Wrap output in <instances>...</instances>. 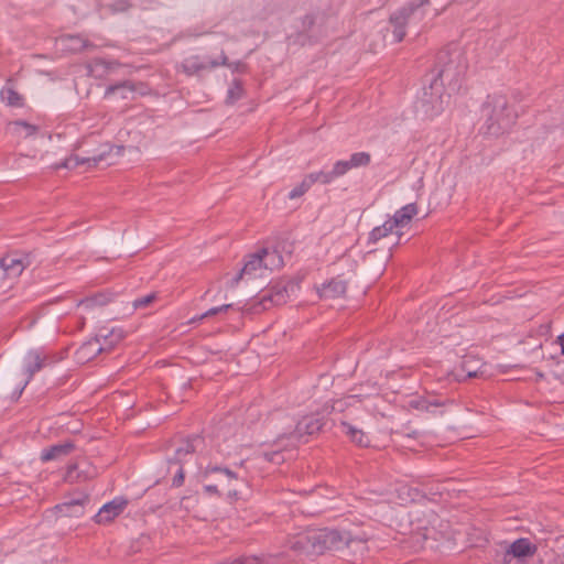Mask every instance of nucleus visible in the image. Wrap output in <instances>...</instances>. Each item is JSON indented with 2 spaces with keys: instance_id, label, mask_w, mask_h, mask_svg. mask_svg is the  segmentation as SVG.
Masks as SVG:
<instances>
[{
  "instance_id": "7",
  "label": "nucleus",
  "mask_w": 564,
  "mask_h": 564,
  "mask_svg": "<svg viewBox=\"0 0 564 564\" xmlns=\"http://www.w3.org/2000/svg\"><path fill=\"white\" fill-rule=\"evenodd\" d=\"M408 516L410 518V525H415V529H429L436 525L437 514L433 509V503L429 499H424L420 503H414Z\"/></svg>"
},
{
  "instance_id": "43",
  "label": "nucleus",
  "mask_w": 564,
  "mask_h": 564,
  "mask_svg": "<svg viewBox=\"0 0 564 564\" xmlns=\"http://www.w3.org/2000/svg\"><path fill=\"white\" fill-rule=\"evenodd\" d=\"M229 496H230V497H237V491H232V492H231V491H229Z\"/></svg>"
},
{
  "instance_id": "23",
  "label": "nucleus",
  "mask_w": 564,
  "mask_h": 564,
  "mask_svg": "<svg viewBox=\"0 0 564 564\" xmlns=\"http://www.w3.org/2000/svg\"><path fill=\"white\" fill-rule=\"evenodd\" d=\"M340 425L343 427V432L356 445L367 447L370 444L369 437L362 430H359L356 426L351 425L350 423L344 421L340 423Z\"/></svg>"
},
{
  "instance_id": "15",
  "label": "nucleus",
  "mask_w": 564,
  "mask_h": 564,
  "mask_svg": "<svg viewBox=\"0 0 564 564\" xmlns=\"http://www.w3.org/2000/svg\"><path fill=\"white\" fill-rule=\"evenodd\" d=\"M417 214V206L414 203L408 204L402 208L398 209L391 219H388L395 230V235L399 239L402 237V232L399 230L408 226L413 217ZM400 240L397 241V245Z\"/></svg>"
},
{
  "instance_id": "13",
  "label": "nucleus",
  "mask_w": 564,
  "mask_h": 564,
  "mask_svg": "<svg viewBox=\"0 0 564 564\" xmlns=\"http://www.w3.org/2000/svg\"><path fill=\"white\" fill-rule=\"evenodd\" d=\"M50 364V357L40 349H31L24 357V373L26 375L25 386L33 376Z\"/></svg>"
},
{
  "instance_id": "10",
  "label": "nucleus",
  "mask_w": 564,
  "mask_h": 564,
  "mask_svg": "<svg viewBox=\"0 0 564 564\" xmlns=\"http://www.w3.org/2000/svg\"><path fill=\"white\" fill-rule=\"evenodd\" d=\"M220 65H228V57L224 52L220 54V61H204L198 55L189 56L185 58L180 66H177V69H182V72H184L186 75L193 76L199 72L216 68Z\"/></svg>"
},
{
  "instance_id": "41",
  "label": "nucleus",
  "mask_w": 564,
  "mask_h": 564,
  "mask_svg": "<svg viewBox=\"0 0 564 564\" xmlns=\"http://www.w3.org/2000/svg\"><path fill=\"white\" fill-rule=\"evenodd\" d=\"M556 343L561 347L562 355H564V333L557 337Z\"/></svg>"
},
{
  "instance_id": "3",
  "label": "nucleus",
  "mask_w": 564,
  "mask_h": 564,
  "mask_svg": "<svg viewBox=\"0 0 564 564\" xmlns=\"http://www.w3.org/2000/svg\"><path fill=\"white\" fill-rule=\"evenodd\" d=\"M123 338L121 329H112L108 334L101 332L94 338L85 341L75 352L78 362L85 364L102 351L110 350Z\"/></svg>"
},
{
  "instance_id": "22",
  "label": "nucleus",
  "mask_w": 564,
  "mask_h": 564,
  "mask_svg": "<svg viewBox=\"0 0 564 564\" xmlns=\"http://www.w3.org/2000/svg\"><path fill=\"white\" fill-rule=\"evenodd\" d=\"M24 270V264L21 259L14 257H4L0 260V271L3 276L15 278L19 276Z\"/></svg>"
},
{
  "instance_id": "27",
  "label": "nucleus",
  "mask_w": 564,
  "mask_h": 564,
  "mask_svg": "<svg viewBox=\"0 0 564 564\" xmlns=\"http://www.w3.org/2000/svg\"><path fill=\"white\" fill-rule=\"evenodd\" d=\"M534 552V546L527 539H519L514 541L509 549V553L517 557H524Z\"/></svg>"
},
{
  "instance_id": "25",
  "label": "nucleus",
  "mask_w": 564,
  "mask_h": 564,
  "mask_svg": "<svg viewBox=\"0 0 564 564\" xmlns=\"http://www.w3.org/2000/svg\"><path fill=\"white\" fill-rule=\"evenodd\" d=\"M9 127L11 132L19 138H29L37 132L36 126L30 124L22 120L11 122Z\"/></svg>"
},
{
  "instance_id": "11",
  "label": "nucleus",
  "mask_w": 564,
  "mask_h": 564,
  "mask_svg": "<svg viewBox=\"0 0 564 564\" xmlns=\"http://www.w3.org/2000/svg\"><path fill=\"white\" fill-rule=\"evenodd\" d=\"M113 150H116V155H121L124 148L122 145H117V147H110L109 149V152H112ZM106 155L107 153L106 152H101L97 155H94V156H87V158H82L77 154H73L68 158H66L63 162H61L59 164H56L54 166L55 170H58V169H75L82 164H87L89 167L90 166H96L99 162L104 161L106 159Z\"/></svg>"
},
{
  "instance_id": "4",
  "label": "nucleus",
  "mask_w": 564,
  "mask_h": 564,
  "mask_svg": "<svg viewBox=\"0 0 564 564\" xmlns=\"http://www.w3.org/2000/svg\"><path fill=\"white\" fill-rule=\"evenodd\" d=\"M281 264L282 258L278 251L262 249L258 253L251 254L249 257L240 272L231 280L230 286L235 288L243 275H251L261 268L272 270L273 268H278Z\"/></svg>"
},
{
  "instance_id": "33",
  "label": "nucleus",
  "mask_w": 564,
  "mask_h": 564,
  "mask_svg": "<svg viewBox=\"0 0 564 564\" xmlns=\"http://www.w3.org/2000/svg\"><path fill=\"white\" fill-rule=\"evenodd\" d=\"M158 300V293L152 292L148 295L141 296L139 299H135L132 302V307L134 311L137 310H143L149 307L151 304H153Z\"/></svg>"
},
{
  "instance_id": "36",
  "label": "nucleus",
  "mask_w": 564,
  "mask_h": 564,
  "mask_svg": "<svg viewBox=\"0 0 564 564\" xmlns=\"http://www.w3.org/2000/svg\"><path fill=\"white\" fill-rule=\"evenodd\" d=\"M263 457L271 463L281 464L284 462V456L281 451L265 452L263 453Z\"/></svg>"
},
{
  "instance_id": "37",
  "label": "nucleus",
  "mask_w": 564,
  "mask_h": 564,
  "mask_svg": "<svg viewBox=\"0 0 564 564\" xmlns=\"http://www.w3.org/2000/svg\"><path fill=\"white\" fill-rule=\"evenodd\" d=\"M76 470H77V465L76 464L68 465L67 471H66V475H65V480L68 481V482L76 481L78 479V477H79L77 474L75 475Z\"/></svg>"
},
{
  "instance_id": "19",
  "label": "nucleus",
  "mask_w": 564,
  "mask_h": 564,
  "mask_svg": "<svg viewBox=\"0 0 564 564\" xmlns=\"http://www.w3.org/2000/svg\"><path fill=\"white\" fill-rule=\"evenodd\" d=\"M371 162V155L368 152H356L350 155L349 160L337 161V167L345 175L349 170L361 166H368Z\"/></svg>"
},
{
  "instance_id": "29",
  "label": "nucleus",
  "mask_w": 564,
  "mask_h": 564,
  "mask_svg": "<svg viewBox=\"0 0 564 564\" xmlns=\"http://www.w3.org/2000/svg\"><path fill=\"white\" fill-rule=\"evenodd\" d=\"M394 231L392 225L387 220L383 225L375 227L369 234V242L376 243Z\"/></svg>"
},
{
  "instance_id": "26",
  "label": "nucleus",
  "mask_w": 564,
  "mask_h": 564,
  "mask_svg": "<svg viewBox=\"0 0 564 564\" xmlns=\"http://www.w3.org/2000/svg\"><path fill=\"white\" fill-rule=\"evenodd\" d=\"M120 93L122 99H128L129 95L134 93L133 83L130 80H124L115 85H110L105 93L106 97Z\"/></svg>"
},
{
  "instance_id": "28",
  "label": "nucleus",
  "mask_w": 564,
  "mask_h": 564,
  "mask_svg": "<svg viewBox=\"0 0 564 564\" xmlns=\"http://www.w3.org/2000/svg\"><path fill=\"white\" fill-rule=\"evenodd\" d=\"M111 302V295L108 293H98L90 297L83 299L78 302V306H85L91 308L94 306H104Z\"/></svg>"
},
{
  "instance_id": "32",
  "label": "nucleus",
  "mask_w": 564,
  "mask_h": 564,
  "mask_svg": "<svg viewBox=\"0 0 564 564\" xmlns=\"http://www.w3.org/2000/svg\"><path fill=\"white\" fill-rule=\"evenodd\" d=\"M312 186V180L305 175L302 182L289 193V198L295 199L303 196Z\"/></svg>"
},
{
  "instance_id": "18",
  "label": "nucleus",
  "mask_w": 564,
  "mask_h": 564,
  "mask_svg": "<svg viewBox=\"0 0 564 564\" xmlns=\"http://www.w3.org/2000/svg\"><path fill=\"white\" fill-rule=\"evenodd\" d=\"M63 50L70 53H82L95 48V45L80 35H64L59 39Z\"/></svg>"
},
{
  "instance_id": "9",
  "label": "nucleus",
  "mask_w": 564,
  "mask_h": 564,
  "mask_svg": "<svg viewBox=\"0 0 564 564\" xmlns=\"http://www.w3.org/2000/svg\"><path fill=\"white\" fill-rule=\"evenodd\" d=\"M203 443V440L200 436H193L185 441V443L178 447L175 451V456L171 463H175L180 465V468L177 469L172 485L175 487H180L184 482V469L183 464L187 462V456H192L196 449L199 447V445Z\"/></svg>"
},
{
  "instance_id": "42",
  "label": "nucleus",
  "mask_w": 564,
  "mask_h": 564,
  "mask_svg": "<svg viewBox=\"0 0 564 564\" xmlns=\"http://www.w3.org/2000/svg\"><path fill=\"white\" fill-rule=\"evenodd\" d=\"M205 491L209 492V494H218V489L216 486L214 485H207L205 486Z\"/></svg>"
},
{
  "instance_id": "39",
  "label": "nucleus",
  "mask_w": 564,
  "mask_h": 564,
  "mask_svg": "<svg viewBox=\"0 0 564 564\" xmlns=\"http://www.w3.org/2000/svg\"><path fill=\"white\" fill-rule=\"evenodd\" d=\"M315 23V18L312 14H307L302 20V25L304 30H310Z\"/></svg>"
},
{
  "instance_id": "30",
  "label": "nucleus",
  "mask_w": 564,
  "mask_h": 564,
  "mask_svg": "<svg viewBox=\"0 0 564 564\" xmlns=\"http://www.w3.org/2000/svg\"><path fill=\"white\" fill-rule=\"evenodd\" d=\"M1 99L12 107L23 105V98L11 87H6L1 90Z\"/></svg>"
},
{
  "instance_id": "1",
  "label": "nucleus",
  "mask_w": 564,
  "mask_h": 564,
  "mask_svg": "<svg viewBox=\"0 0 564 564\" xmlns=\"http://www.w3.org/2000/svg\"><path fill=\"white\" fill-rule=\"evenodd\" d=\"M468 62L465 56L464 48L457 43H451L442 48L436 56V64L434 70L436 72L435 78L430 85L431 97L438 95L436 100H425L431 102L433 113L436 115L443 110V96L441 88L445 85L455 86L459 78L466 73Z\"/></svg>"
},
{
  "instance_id": "6",
  "label": "nucleus",
  "mask_w": 564,
  "mask_h": 564,
  "mask_svg": "<svg viewBox=\"0 0 564 564\" xmlns=\"http://www.w3.org/2000/svg\"><path fill=\"white\" fill-rule=\"evenodd\" d=\"M431 0H411L405 6L393 12L389 22L393 26L395 42H401L405 36V26L410 17L421 7L427 6Z\"/></svg>"
},
{
  "instance_id": "8",
  "label": "nucleus",
  "mask_w": 564,
  "mask_h": 564,
  "mask_svg": "<svg viewBox=\"0 0 564 564\" xmlns=\"http://www.w3.org/2000/svg\"><path fill=\"white\" fill-rule=\"evenodd\" d=\"M323 424L319 419L315 416H305L299 421L291 432H284L276 438L275 443L282 440L290 441L291 446H294L305 435H313L322 429Z\"/></svg>"
},
{
  "instance_id": "2",
  "label": "nucleus",
  "mask_w": 564,
  "mask_h": 564,
  "mask_svg": "<svg viewBox=\"0 0 564 564\" xmlns=\"http://www.w3.org/2000/svg\"><path fill=\"white\" fill-rule=\"evenodd\" d=\"M484 133L498 137L507 132L516 121L517 115L509 106L508 98L501 94L488 95L481 106Z\"/></svg>"
},
{
  "instance_id": "12",
  "label": "nucleus",
  "mask_w": 564,
  "mask_h": 564,
  "mask_svg": "<svg viewBox=\"0 0 564 564\" xmlns=\"http://www.w3.org/2000/svg\"><path fill=\"white\" fill-rule=\"evenodd\" d=\"M129 500L124 497H116L111 501L105 503L95 516L97 525H108L115 518L123 512Z\"/></svg>"
},
{
  "instance_id": "20",
  "label": "nucleus",
  "mask_w": 564,
  "mask_h": 564,
  "mask_svg": "<svg viewBox=\"0 0 564 564\" xmlns=\"http://www.w3.org/2000/svg\"><path fill=\"white\" fill-rule=\"evenodd\" d=\"M118 66L117 63L95 58L86 65L87 74L95 78H102Z\"/></svg>"
},
{
  "instance_id": "35",
  "label": "nucleus",
  "mask_w": 564,
  "mask_h": 564,
  "mask_svg": "<svg viewBox=\"0 0 564 564\" xmlns=\"http://www.w3.org/2000/svg\"><path fill=\"white\" fill-rule=\"evenodd\" d=\"M231 307H232V304H224L221 306L213 307V308L208 310L207 312H205L204 314H202L200 316L193 318V322L202 321L207 317H212L214 315H217L220 312H226Z\"/></svg>"
},
{
  "instance_id": "31",
  "label": "nucleus",
  "mask_w": 564,
  "mask_h": 564,
  "mask_svg": "<svg viewBox=\"0 0 564 564\" xmlns=\"http://www.w3.org/2000/svg\"><path fill=\"white\" fill-rule=\"evenodd\" d=\"M243 96V87L239 79H235L227 93V102L234 104Z\"/></svg>"
},
{
  "instance_id": "14",
  "label": "nucleus",
  "mask_w": 564,
  "mask_h": 564,
  "mask_svg": "<svg viewBox=\"0 0 564 564\" xmlns=\"http://www.w3.org/2000/svg\"><path fill=\"white\" fill-rule=\"evenodd\" d=\"M453 400L448 398H438L435 395L420 397L410 401V406L420 411L431 412L433 414H443V411H437L441 408L453 404Z\"/></svg>"
},
{
  "instance_id": "34",
  "label": "nucleus",
  "mask_w": 564,
  "mask_h": 564,
  "mask_svg": "<svg viewBox=\"0 0 564 564\" xmlns=\"http://www.w3.org/2000/svg\"><path fill=\"white\" fill-rule=\"evenodd\" d=\"M132 7V3L129 0H113L111 3L107 6L111 13H120L126 12Z\"/></svg>"
},
{
  "instance_id": "5",
  "label": "nucleus",
  "mask_w": 564,
  "mask_h": 564,
  "mask_svg": "<svg viewBox=\"0 0 564 564\" xmlns=\"http://www.w3.org/2000/svg\"><path fill=\"white\" fill-rule=\"evenodd\" d=\"M289 288L294 289L293 284H274L270 289L264 290L259 297L258 302H254L247 310L252 314H259L274 305H281L286 303L289 297Z\"/></svg>"
},
{
  "instance_id": "17",
  "label": "nucleus",
  "mask_w": 564,
  "mask_h": 564,
  "mask_svg": "<svg viewBox=\"0 0 564 564\" xmlns=\"http://www.w3.org/2000/svg\"><path fill=\"white\" fill-rule=\"evenodd\" d=\"M346 290L347 282L339 278H335L318 288L317 292L321 299L335 300L341 297L346 293Z\"/></svg>"
},
{
  "instance_id": "21",
  "label": "nucleus",
  "mask_w": 564,
  "mask_h": 564,
  "mask_svg": "<svg viewBox=\"0 0 564 564\" xmlns=\"http://www.w3.org/2000/svg\"><path fill=\"white\" fill-rule=\"evenodd\" d=\"M74 448H75V445L72 442L55 444V445L42 451L41 460L50 462V460L58 459L63 456L70 454Z\"/></svg>"
},
{
  "instance_id": "16",
  "label": "nucleus",
  "mask_w": 564,
  "mask_h": 564,
  "mask_svg": "<svg viewBox=\"0 0 564 564\" xmlns=\"http://www.w3.org/2000/svg\"><path fill=\"white\" fill-rule=\"evenodd\" d=\"M89 501V497L80 494L77 498L65 501L55 507V512L61 517H79L84 512V505Z\"/></svg>"
},
{
  "instance_id": "40",
  "label": "nucleus",
  "mask_w": 564,
  "mask_h": 564,
  "mask_svg": "<svg viewBox=\"0 0 564 564\" xmlns=\"http://www.w3.org/2000/svg\"><path fill=\"white\" fill-rule=\"evenodd\" d=\"M227 66H228V67H234V70H236V72H242V70H243V68H245V65H243L242 63H240V62H238V63H232V64H230V63L228 62V65H227Z\"/></svg>"
},
{
  "instance_id": "38",
  "label": "nucleus",
  "mask_w": 564,
  "mask_h": 564,
  "mask_svg": "<svg viewBox=\"0 0 564 564\" xmlns=\"http://www.w3.org/2000/svg\"><path fill=\"white\" fill-rule=\"evenodd\" d=\"M215 471H223L228 477L236 479V474L228 468H220V467L215 466V467H208L206 470V473H215Z\"/></svg>"
},
{
  "instance_id": "24",
  "label": "nucleus",
  "mask_w": 564,
  "mask_h": 564,
  "mask_svg": "<svg viewBox=\"0 0 564 564\" xmlns=\"http://www.w3.org/2000/svg\"><path fill=\"white\" fill-rule=\"evenodd\" d=\"M340 172L341 171L337 167V163H335L330 171L313 172L307 174V176L312 180V185L316 183L326 185L332 183L335 178L343 176Z\"/></svg>"
}]
</instances>
